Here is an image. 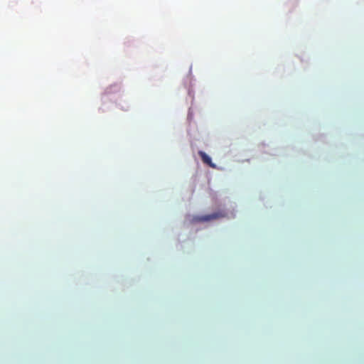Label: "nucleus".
Returning <instances> with one entry per match:
<instances>
[{"instance_id": "obj_1", "label": "nucleus", "mask_w": 364, "mask_h": 364, "mask_svg": "<svg viewBox=\"0 0 364 364\" xmlns=\"http://www.w3.org/2000/svg\"><path fill=\"white\" fill-rule=\"evenodd\" d=\"M227 214L224 211H218L210 215H205L200 218L201 221H210L226 217Z\"/></svg>"}, {"instance_id": "obj_2", "label": "nucleus", "mask_w": 364, "mask_h": 364, "mask_svg": "<svg viewBox=\"0 0 364 364\" xmlns=\"http://www.w3.org/2000/svg\"><path fill=\"white\" fill-rule=\"evenodd\" d=\"M198 154L200 156V158L204 164H206L211 168L216 167L215 164L212 162L210 157L208 154H206L204 151H199Z\"/></svg>"}]
</instances>
